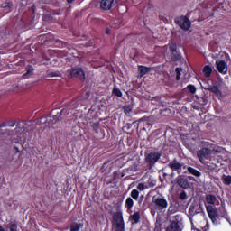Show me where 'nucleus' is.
I'll use <instances>...</instances> for the list:
<instances>
[{"label":"nucleus","instance_id":"obj_1","mask_svg":"<svg viewBox=\"0 0 231 231\" xmlns=\"http://www.w3.org/2000/svg\"><path fill=\"white\" fill-rule=\"evenodd\" d=\"M67 111H68L67 109H63L60 113H57V115H55L52 117L51 116L42 117L39 120V125H41V128L42 129V131H44L46 127H51V125H53L54 124H57V122L60 120V117L62 116V115H66Z\"/></svg>","mask_w":231,"mask_h":231},{"label":"nucleus","instance_id":"obj_2","mask_svg":"<svg viewBox=\"0 0 231 231\" xmlns=\"http://www.w3.org/2000/svg\"><path fill=\"white\" fill-rule=\"evenodd\" d=\"M203 147L204 148L197 152V156L199 162L205 163V160H208V156L212 154V151L217 152V150H216V147H214V145L210 143H204Z\"/></svg>","mask_w":231,"mask_h":231},{"label":"nucleus","instance_id":"obj_3","mask_svg":"<svg viewBox=\"0 0 231 231\" xmlns=\"http://www.w3.org/2000/svg\"><path fill=\"white\" fill-rule=\"evenodd\" d=\"M113 224L116 231H125V224H124V216L122 211H116L114 213Z\"/></svg>","mask_w":231,"mask_h":231},{"label":"nucleus","instance_id":"obj_4","mask_svg":"<svg viewBox=\"0 0 231 231\" xmlns=\"http://www.w3.org/2000/svg\"><path fill=\"white\" fill-rule=\"evenodd\" d=\"M176 24L182 30H189L190 28V20L187 16H182L175 20Z\"/></svg>","mask_w":231,"mask_h":231},{"label":"nucleus","instance_id":"obj_5","mask_svg":"<svg viewBox=\"0 0 231 231\" xmlns=\"http://www.w3.org/2000/svg\"><path fill=\"white\" fill-rule=\"evenodd\" d=\"M152 203L157 210H163V208H167V207H169L167 199L160 197L153 199Z\"/></svg>","mask_w":231,"mask_h":231},{"label":"nucleus","instance_id":"obj_6","mask_svg":"<svg viewBox=\"0 0 231 231\" xmlns=\"http://www.w3.org/2000/svg\"><path fill=\"white\" fill-rule=\"evenodd\" d=\"M206 210L208 212L209 218L214 223L216 221V218L219 216V213L217 212V208H214V206L206 205Z\"/></svg>","mask_w":231,"mask_h":231},{"label":"nucleus","instance_id":"obj_7","mask_svg":"<svg viewBox=\"0 0 231 231\" xmlns=\"http://www.w3.org/2000/svg\"><path fill=\"white\" fill-rule=\"evenodd\" d=\"M160 157H161L160 153L154 152L149 153L146 156L145 160H146L147 163H150V167H152V165H154V163H156V162H158V160H160Z\"/></svg>","mask_w":231,"mask_h":231},{"label":"nucleus","instance_id":"obj_8","mask_svg":"<svg viewBox=\"0 0 231 231\" xmlns=\"http://www.w3.org/2000/svg\"><path fill=\"white\" fill-rule=\"evenodd\" d=\"M216 66L219 73H222L223 75H226V73H228V65L226 62L223 60H217Z\"/></svg>","mask_w":231,"mask_h":231},{"label":"nucleus","instance_id":"obj_9","mask_svg":"<svg viewBox=\"0 0 231 231\" xmlns=\"http://www.w3.org/2000/svg\"><path fill=\"white\" fill-rule=\"evenodd\" d=\"M71 77H75L76 79H80V80H84L86 79V74L84 70L80 68L73 69L70 73Z\"/></svg>","mask_w":231,"mask_h":231},{"label":"nucleus","instance_id":"obj_10","mask_svg":"<svg viewBox=\"0 0 231 231\" xmlns=\"http://www.w3.org/2000/svg\"><path fill=\"white\" fill-rule=\"evenodd\" d=\"M100 6L102 10H111L115 6V0H101Z\"/></svg>","mask_w":231,"mask_h":231},{"label":"nucleus","instance_id":"obj_11","mask_svg":"<svg viewBox=\"0 0 231 231\" xmlns=\"http://www.w3.org/2000/svg\"><path fill=\"white\" fill-rule=\"evenodd\" d=\"M177 185L181 187V189H189V180H187L185 178L179 177L177 179Z\"/></svg>","mask_w":231,"mask_h":231},{"label":"nucleus","instance_id":"obj_12","mask_svg":"<svg viewBox=\"0 0 231 231\" xmlns=\"http://www.w3.org/2000/svg\"><path fill=\"white\" fill-rule=\"evenodd\" d=\"M216 201H217L216 196L212 194H208L206 196V203H208V205L212 207V205L216 204Z\"/></svg>","mask_w":231,"mask_h":231},{"label":"nucleus","instance_id":"obj_13","mask_svg":"<svg viewBox=\"0 0 231 231\" xmlns=\"http://www.w3.org/2000/svg\"><path fill=\"white\" fill-rule=\"evenodd\" d=\"M209 91H211V93H214V95H217L218 97V98H221L223 97V93L221 92V90H219V88L216 86H213L209 88Z\"/></svg>","mask_w":231,"mask_h":231},{"label":"nucleus","instance_id":"obj_14","mask_svg":"<svg viewBox=\"0 0 231 231\" xmlns=\"http://www.w3.org/2000/svg\"><path fill=\"white\" fill-rule=\"evenodd\" d=\"M139 72H140V77H143V75H147V73L151 72V68L139 66Z\"/></svg>","mask_w":231,"mask_h":231},{"label":"nucleus","instance_id":"obj_15","mask_svg":"<svg viewBox=\"0 0 231 231\" xmlns=\"http://www.w3.org/2000/svg\"><path fill=\"white\" fill-rule=\"evenodd\" d=\"M170 169L173 170V171H180V169H181L182 165L180 162H171L169 164Z\"/></svg>","mask_w":231,"mask_h":231},{"label":"nucleus","instance_id":"obj_16","mask_svg":"<svg viewBox=\"0 0 231 231\" xmlns=\"http://www.w3.org/2000/svg\"><path fill=\"white\" fill-rule=\"evenodd\" d=\"M166 231H180V226L176 222H172L166 229Z\"/></svg>","mask_w":231,"mask_h":231},{"label":"nucleus","instance_id":"obj_17","mask_svg":"<svg viewBox=\"0 0 231 231\" xmlns=\"http://www.w3.org/2000/svg\"><path fill=\"white\" fill-rule=\"evenodd\" d=\"M188 171L189 172V174L196 176V178H199V176H201V173L199 172V171H198L192 167H188Z\"/></svg>","mask_w":231,"mask_h":231},{"label":"nucleus","instance_id":"obj_18","mask_svg":"<svg viewBox=\"0 0 231 231\" xmlns=\"http://www.w3.org/2000/svg\"><path fill=\"white\" fill-rule=\"evenodd\" d=\"M203 73L205 77H210V75H212V67L208 65L205 66L203 69Z\"/></svg>","mask_w":231,"mask_h":231},{"label":"nucleus","instance_id":"obj_19","mask_svg":"<svg viewBox=\"0 0 231 231\" xmlns=\"http://www.w3.org/2000/svg\"><path fill=\"white\" fill-rule=\"evenodd\" d=\"M130 219L136 225L140 221V212H135L130 217Z\"/></svg>","mask_w":231,"mask_h":231},{"label":"nucleus","instance_id":"obj_20","mask_svg":"<svg viewBox=\"0 0 231 231\" xmlns=\"http://www.w3.org/2000/svg\"><path fill=\"white\" fill-rule=\"evenodd\" d=\"M222 181L225 185H231V176L230 175H223Z\"/></svg>","mask_w":231,"mask_h":231},{"label":"nucleus","instance_id":"obj_21","mask_svg":"<svg viewBox=\"0 0 231 231\" xmlns=\"http://www.w3.org/2000/svg\"><path fill=\"white\" fill-rule=\"evenodd\" d=\"M134 201L133 200V199L127 198V199H126V201H125V207L126 208L131 209V208L134 207Z\"/></svg>","mask_w":231,"mask_h":231},{"label":"nucleus","instance_id":"obj_22","mask_svg":"<svg viewBox=\"0 0 231 231\" xmlns=\"http://www.w3.org/2000/svg\"><path fill=\"white\" fill-rule=\"evenodd\" d=\"M33 75V67L27 68L26 73L23 75V79H28V77H32Z\"/></svg>","mask_w":231,"mask_h":231},{"label":"nucleus","instance_id":"obj_23","mask_svg":"<svg viewBox=\"0 0 231 231\" xmlns=\"http://www.w3.org/2000/svg\"><path fill=\"white\" fill-rule=\"evenodd\" d=\"M131 196H132L133 199H138V198L140 196V192H138L137 189H133L131 191Z\"/></svg>","mask_w":231,"mask_h":231},{"label":"nucleus","instance_id":"obj_24","mask_svg":"<svg viewBox=\"0 0 231 231\" xmlns=\"http://www.w3.org/2000/svg\"><path fill=\"white\" fill-rule=\"evenodd\" d=\"M80 230V226L77 223L72 224L70 227V231H79Z\"/></svg>","mask_w":231,"mask_h":231},{"label":"nucleus","instance_id":"obj_25","mask_svg":"<svg viewBox=\"0 0 231 231\" xmlns=\"http://www.w3.org/2000/svg\"><path fill=\"white\" fill-rule=\"evenodd\" d=\"M131 111H133V107H131V106H125L124 113H125V115H129V113H131Z\"/></svg>","mask_w":231,"mask_h":231},{"label":"nucleus","instance_id":"obj_26","mask_svg":"<svg viewBox=\"0 0 231 231\" xmlns=\"http://www.w3.org/2000/svg\"><path fill=\"white\" fill-rule=\"evenodd\" d=\"M113 93H114V95H116V97H122V91L118 88H114Z\"/></svg>","mask_w":231,"mask_h":231},{"label":"nucleus","instance_id":"obj_27","mask_svg":"<svg viewBox=\"0 0 231 231\" xmlns=\"http://www.w3.org/2000/svg\"><path fill=\"white\" fill-rule=\"evenodd\" d=\"M7 226H8V228H10V231H17V224H15V223H12Z\"/></svg>","mask_w":231,"mask_h":231},{"label":"nucleus","instance_id":"obj_28","mask_svg":"<svg viewBox=\"0 0 231 231\" xmlns=\"http://www.w3.org/2000/svg\"><path fill=\"white\" fill-rule=\"evenodd\" d=\"M187 89H189V91L190 93H192V95H194V93H196V87H194V86H192V85H189V86L187 87Z\"/></svg>","mask_w":231,"mask_h":231},{"label":"nucleus","instance_id":"obj_29","mask_svg":"<svg viewBox=\"0 0 231 231\" xmlns=\"http://www.w3.org/2000/svg\"><path fill=\"white\" fill-rule=\"evenodd\" d=\"M176 50H177L176 43H174V42L170 43V51L174 52V51H176Z\"/></svg>","mask_w":231,"mask_h":231},{"label":"nucleus","instance_id":"obj_30","mask_svg":"<svg viewBox=\"0 0 231 231\" xmlns=\"http://www.w3.org/2000/svg\"><path fill=\"white\" fill-rule=\"evenodd\" d=\"M137 190H140V192H143V190H145V185H143V183H139L137 185Z\"/></svg>","mask_w":231,"mask_h":231},{"label":"nucleus","instance_id":"obj_31","mask_svg":"<svg viewBox=\"0 0 231 231\" xmlns=\"http://www.w3.org/2000/svg\"><path fill=\"white\" fill-rule=\"evenodd\" d=\"M219 212H221V216H223V217L226 216V209H225V206H222L221 208H219Z\"/></svg>","mask_w":231,"mask_h":231},{"label":"nucleus","instance_id":"obj_32","mask_svg":"<svg viewBox=\"0 0 231 231\" xmlns=\"http://www.w3.org/2000/svg\"><path fill=\"white\" fill-rule=\"evenodd\" d=\"M203 223L205 224V226L201 227L200 230H198V231H208V223L206 220H204Z\"/></svg>","mask_w":231,"mask_h":231},{"label":"nucleus","instance_id":"obj_33","mask_svg":"<svg viewBox=\"0 0 231 231\" xmlns=\"http://www.w3.org/2000/svg\"><path fill=\"white\" fill-rule=\"evenodd\" d=\"M180 199H187V193L186 192H182L180 194Z\"/></svg>","mask_w":231,"mask_h":231},{"label":"nucleus","instance_id":"obj_34","mask_svg":"<svg viewBox=\"0 0 231 231\" xmlns=\"http://www.w3.org/2000/svg\"><path fill=\"white\" fill-rule=\"evenodd\" d=\"M13 143H21V139L19 138H14L12 140Z\"/></svg>","mask_w":231,"mask_h":231},{"label":"nucleus","instance_id":"obj_35","mask_svg":"<svg viewBox=\"0 0 231 231\" xmlns=\"http://www.w3.org/2000/svg\"><path fill=\"white\" fill-rule=\"evenodd\" d=\"M181 71H183V69L181 68H177L176 69L177 75H181Z\"/></svg>","mask_w":231,"mask_h":231},{"label":"nucleus","instance_id":"obj_36","mask_svg":"<svg viewBox=\"0 0 231 231\" xmlns=\"http://www.w3.org/2000/svg\"><path fill=\"white\" fill-rule=\"evenodd\" d=\"M7 125L9 127H15V123L9 122Z\"/></svg>","mask_w":231,"mask_h":231},{"label":"nucleus","instance_id":"obj_37","mask_svg":"<svg viewBox=\"0 0 231 231\" xmlns=\"http://www.w3.org/2000/svg\"><path fill=\"white\" fill-rule=\"evenodd\" d=\"M6 125H8V124H6V123H2L1 125H0V129L2 128V127H6Z\"/></svg>","mask_w":231,"mask_h":231},{"label":"nucleus","instance_id":"obj_38","mask_svg":"<svg viewBox=\"0 0 231 231\" xmlns=\"http://www.w3.org/2000/svg\"><path fill=\"white\" fill-rule=\"evenodd\" d=\"M106 35H109V33H111V30L110 29H106Z\"/></svg>","mask_w":231,"mask_h":231},{"label":"nucleus","instance_id":"obj_39","mask_svg":"<svg viewBox=\"0 0 231 231\" xmlns=\"http://www.w3.org/2000/svg\"><path fill=\"white\" fill-rule=\"evenodd\" d=\"M181 79L180 74H177L176 79L180 80Z\"/></svg>","mask_w":231,"mask_h":231},{"label":"nucleus","instance_id":"obj_40","mask_svg":"<svg viewBox=\"0 0 231 231\" xmlns=\"http://www.w3.org/2000/svg\"><path fill=\"white\" fill-rule=\"evenodd\" d=\"M189 212H190V214H192V212H194V208L193 207L189 208Z\"/></svg>","mask_w":231,"mask_h":231},{"label":"nucleus","instance_id":"obj_41","mask_svg":"<svg viewBox=\"0 0 231 231\" xmlns=\"http://www.w3.org/2000/svg\"><path fill=\"white\" fill-rule=\"evenodd\" d=\"M51 77H59V74H57V73H52V74H51Z\"/></svg>","mask_w":231,"mask_h":231},{"label":"nucleus","instance_id":"obj_42","mask_svg":"<svg viewBox=\"0 0 231 231\" xmlns=\"http://www.w3.org/2000/svg\"><path fill=\"white\" fill-rule=\"evenodd\" d=\"M68 1V3H71L73 0H67Z\"/></svg>","mask_w":231,"mask_h":231},{"label":"nucleus","instance_id":"obj_43","mask_svg":"<svg viewBox=\"0 0 231 231\" xmlns=\"http://www.w3.org/2000/svg\"><path fill=\"white\" fill-rule=\"evenodd\" d=\"M190 221H191V225H192V218H190Z\"/></svg>","mask_w":231,"mask_h":231}]
</instances>
